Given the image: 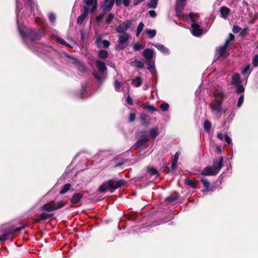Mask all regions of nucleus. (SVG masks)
Instances as JSON below:
<instances>
[{
    "instance_id": "obj_1",
    "label": "nucleus",
    "mask_w": 258,
    "mask_h": 258,
    "mask_svg": "<svg viewBox=\"0 0 258 258\" xmlns=\"http://www.w3.org/2000/svg\"><path fill=\"white\" fill-rule=\"evenodd\" d=\"M214 99L210 104L211 110L214 115H217L220 113H225L226 110L223 109L222 103L224 99L226 97L221 88H218L214 93Z\"/></svg>"
},
{
    "instance_id": "obj_2",
    "label": "nucleus",
    "mask_w": 258,
    "mask_h": 258,
    "mask_svg": "<svg viewBox=\"0 0 258 258\" xmlns=\"http://www.w3.org/2000/svg\"><path fill=\"white\" fill-rule=\"evenodd\" d=\"M17 23L19 33L23 40L25 41V39L27 38H30L31 40L33 41L39 40L44 35V32L42 30H39L37 31H34L30 30L26 27L21 28L20 25V22L18 17Z\"/></svg>"
},
{
    "instance_id": "obj_3",
    "label": "nucleus",
    "mask_w": 258,
    "mask_h": 258,
    "mask_svg": "<svg viewBox=\"0 0 258 258\" xmlns=\"http://www.w3.org/2000/svg\"><path fill=\"white\" fill-rule=\"evenodd\" d=\"M223 166V157H221L218 161H213V166L206 167L202 172V175H214L217 174Z\"/></svg>"
},
{
    "instance_id": "obj_4",
    "label": "nucleus",
    "mask_w": 258,
    "mask_h": 258,
    "mask_svg": "<svg viewBox=\"0 0 258 258\" xmlns=\"http://www.w3.org/2000/svg\"><path fill=\"white\" fill-rule=\"evenodd\" d=\"M96 66L99 73L94 72L93 75L97 80L101 82L104 79L103 75L104 73L106 72L107 68L105 63L100 60L96 61Z\"/></svg>"
},
{
    "instance_id": "obj_5",
    "label": "nucleus",
    "mask_w": 258,
    "mask_h": 258,
    "mask_svg": "<svg viewBox=\"0 0 258 258\" xmlns=\"http://www.w3.org/2000/svg\"><path fill=\"white\" fill-rule=\"evenodd\" d=\"M196 15L193 13H190L189 17L191 21L192 22L191 25V32L192 34L196 37L201 36L203 33V30L200 28V25L196 23V20L195 19Z\"/></svg>"
},
{
    "instance_id": "obj_6",
    "label": "nucleus",
    "mask_w": 258,
    "mask_h": 258,
    "mask_svg": "<svg viewBox=\"0 0 258 258\" xmlns=\"http://www.w3.org/2000/svg\"><path fill=\"white\" fill-rule=\"evenodd\" d=\"M234 39V36L233 34H230L227 39L226 40L225 43L216 49V55L219 57L225 56L226 53V48L229 46L230 42L233 40Z\"/></svg>"
},
{
    "instance_id": "obj_7",
    "label": "nucleus",
    "mask_w": 258,
    "mask_h": 258,
    "mask_svg": "<svg viewBox=\"0 0 258 258\" xmlns=\"http://www.w3.org/2000/svg\"><path fill=\"white\" fill-rule=\"evenodd\" d=\"M120 34L118 36V44L116 46V49L117 50L123 49L131 37V36L127 33Z\"/></svg>"
},
{
    "instance_id": "obj_8",
    "label": "nucleus",
    "mask_w": 258,
    "mask_h": 258,
    "mask_svg": "<svg viewBox=\"0 0 258 258\" xmlns=\"http://www.w3.org/2000/svg\"><path fill=\"white\" fill-rule=\"evenodd\" d=\"M132 23V20H127L120 23L116 28V32L118 33H126V31L131 27Z\"/></svg>"
},
{
    "instance_id": "obj_9",
    "label": "nucleus",
    "mask_w": 258,
    "mask_h": 258,
    "mask_svg": "<svg viewBox=\"0 0 258 258\" xmlns=\"http://www.w3.org/2000/svg\"><path fill=\"white\" fill-rule=\"evenodd\" d=\"M66 203L64 202H59L57 203H54L49 207H46L45 205L41 206L42 210L46 211L47 212H52L66 205Z\"/></svg>"
},
{
    "instance_id": "obj_10",
    "label": "nucleus",
    "mask_w": 258,
    "mask_h": 258,
    "mask_svg": "<svg viewBox=\"0 0 258 258\" xmlns=\"http://www.w3.org/2000/svg\"><path fill=\"white\" fill-rule=\"evenodd\" d=\"M140 134L141 135V138L139 139L134 145L135 148L137 149L142 148L143 146L146 144L149 141V139L147 138L146 131H142L140 133Z\"/></svg>"
},
{
    "instance_id": "obj_11",
    "label": "nucleus",
    "mask_w": 258,
    "mask_h": 258,
    "mask_svg": "<svg viewBox=\"0 0 258 258\" xmlns=\"http://www.w3.org/2000/svg\"><path fill=\"white\" fill-rule=\"evenodd\" d=\"M154 50L150 48L145 49L143 53V55L147 60V62H152V60L154 58Z\"/></svg>"
},
{
    "instance_id": "obj_12",
    "label": "nucleus",
    "mask_w": 258,
    "mask_h": 258,
    "mask_svg": "<svg viewBox=\"0 0 258 258\" xmlns=\"http://www.w3.org/2000/svg\"><path fill=\"white\" fill-rule=\"evenodd\" d=\"M114 184V181L113 180H110L108 181L104 182L100 187H99V191L100 192H105L107 190L110 189L111 187L113 186Z\"/></svg>"
},
{
    "instance_id": "obj_13",
    "label": "nucleus",
    "mask_w": 258,
    "mask_h": 258,
    "mask_svg": "<svg viewBox=\"0 0 258 258\" xmlns=\"http://www.w3.org/2000/svg\"><path fill=\"white\" fill-rule=\"evenodd\" d=\"M152 46H153L156 47L160 52H161L164 54H169L170 53V51L168 48L161 44L159 43H150Z\"/></svg>"
},
{
    "instance_id": "obj_14",
    "label": "nucleus",
    "mask_w": 258,
    "mask_h": 258,
    "mask_svg": "<svg viewBox=\"0 0 258 258\" xmlns=\"http://www.w3.org/2000/svg\"><path fill=\"white\" fill-rule=\"evenodd\" d=\"M185 5V2L184 1L177 0L176 2V7H175V10H176V13L177 16H179L181 13L182 11L183 10L184 7Z\"/></svg>"
},
{
    "instance_id": "obj_15",
    "label": "nucleus",
    "mask_w": 258,
    "mask_h": 258,
    "mask_svg": "<svg viewBox=\"0 0 258 258\" xmlns=\"http://www.w3.org/2000/svg\"><path fill=\"white\" fill-rule=\"evenodd\" d=\"M114 3V0H105L104 4L102 6V8L103 11L110 10L113 7Z\"/></svg>"
},
{
    "instance_id": "obj_16",
    "label": "nucleus",
    "mask_w": 258,
    "mask_h": 258,
    "mask_svg": "<svg viewBox=\"0 0 258 258\" xmlns=\"http://www.w3.org/2000/svg\"><path fill=\"white\" fill-rule=\"evenodd\" d=\"M85 3L86 5L92 7L90 10L91 13H94L96 10L97 4V0H85Z\"/></svg>"
},
{
    "instance_id": "obj_17",
    "label": "nucleus",
    "mask_w": 258,
    "mask_h": 258,
    "mask_svg": "<svg viewBox=\"0 0 258 258\" xmlns=\"http://www.w3.org/2000/svg\"><path fill=\"white\" fill-rule=\"evenodd\" d=\"M84 12L77 18V23L78 24H82L84 22L85 19L87 16L88 9L86 6H84Z\"/></svg>"
},
{
    "instance_id": "obj_18",
    "label": "nucleus",
    "mask_w": 258,
    "mask_h": 258,
    "mask_svg": "<svg viewBox=\"0 0 258 258\" xmlns=\"http://www.w3.org/2000/svg\"><path fill=\"white\" fill-rule=\"evenodd\" d=\"M83 198V195L79 192L75 193L71 199V202L74 204L79 203Z\"/></svg>"
},
{
    "instance_id": "obj_19",
    "label": "nucleus",
    "mask_w": 258,
    "mask_h": 258,
    "mask_svg": "<svg viewBox=\"0 0 258 258\" xmlns=\"http://www.w3.org/2000/svg\"><path fill=\"white\" fill-rule=\"evenodd\" d=\"M71 58L72 59V62L76 65L80 71L83 72L85 71V68L78 59L74 57H71Z\"/></svg>"
},
{
    "instance_id": "obj_20",
    "label": "nucleus",
    "mask_w": 258,
    "mask_h": 258,
    "mask_svg": "<svg viewBox=\"0 0 258 258\" xmlns=\"http://www.w3.org/2000/svg\"><path fill=\"white\" fill-rule=\"evenodd\" d=\"M230 13V9L226 7H222L220 10V13L223 18H226Z\"/></svg>"
},
{
    "instance_id": "obj_21",
    "label": "nucleus",
    "mask_w": 258,
    "mask_h": 258,
    "mask_svg": "<svg viewBox=\"0 0 258 258\" xmlns=\"http://www.w3.org/2000/svg\"><path fill=\"white\" fill-rule=\"evenodd\" d=\"M53 216V214L43 212L40 215V216L38 217H37L36 221H39L40 220H45L50 218V217H52Z\"/></svg>"
},
{
    "instance_id": "obj_22",
    "label": "nucleus",
    "mask_w": 258,
    "mask_h": 258,
    "mask_svg": "<svg viewBox=\"0 0 258 258\" xmlns=\"http://www.w3.org/2000/svg\"><path fill=\"white\" fill-rule=\"evenodd\" d=\"M232 83L235 85L241 83L240 78L239 74L235 73L232 77Z\"/></svg>"
},
{
    "instance_id": "obj_23",
    "label": "nucleus",
    "mask_w": 258,
    "mask_h": 258,
    "mask_svg": "<svg viewBox=\"0 0 258 258\" xmlns=\"http://www.w3.org/2000/svg\"><path fill=\"white\" fill-rule=\"evenodd\" d=\"M132 84L136 87H140L142 84V80L140 77H137L132 80Z\"/></svg>"
},
{
    "instance_id": "obj_24",
    "label": "nucleus",
    "mask_w": 258,
    "mask_h": 258,
    "mask_svg": "<svg viewBox=\"0 0 258 258\" xmlns=\"http://www.w3.org/2000/svg\"><path fill=\"white\" fill-rule=\"evenodd\" d=\"M179 152H177L174 156V158L172 161V164H171V168L172 169H175L176 168V164L178 161V159L179 158Z\"/></svg>"
},
{
    "instance_id": "obj_25",
    "label": "nucleus",
    "mask_w": 258,
    "mask_h": 258,
    "mask_svg": "<svg viewBox=\"0 0 258 258\" xmlns=\"http://www.w3.org/2000/svg\"><path fill=\"white\" fill-rule=\"evenodd\" d=\"M124 180H118L115 184V185L114 186V184L113 185V186L111 187V188H110V189H109V191L111 192H112L114 191V190L116 188H119L120 186H121L124 183Z\"/></svg>"
},
{
    "instance_id": "obj_26",
    "label": "nucleus",
    "mask_w": 258,
    "mask_h": 258,
    "mask_svg": "<svg viewBox=\"0 0 258 258\" xmlns=\"http://www.w3.org/2000/svg\"><path fill=\"white\" fill-rule=\"evenodd\" d=\"M145 32L149 38H153L156 34V31L154 29H146Z\"/></svg>"
},
{
    "instance_id": "obj_27",
    "label": "nucleus",
    "mask_w": 258,
    "mask_h": 258,
    "mask_svg": "<svg viewBox=\"0 0 258 258\" xmlns=\"http://www.w3.org/2000/svg\"><path fill=\"white\" fill-rule=\"evenodd\" d=\"M179 198V195L176 194L175 195H171L167 198L165 200V202L168 203H172L176 201Z\"/></svg>"
},
{
    "instance_id": "obj_28",
    "label": "nucleus",
    "mask_w": 258,
    "mask_h": 258,
    "mask_svg": "<svg viewBox=\"0 0 258 258\" xmlns=\"http://www.w3.org/2000/svg\"><path fill=\"white\" fill-rule=\"evenodd\" d=\"M98 56L100 58L105 59L108 57V52L105 50H101L98 52Z\"/></svg>"
},
{
    "instance_id": "obj_29",
    "label": "nucleus",
    "mask_w": 258,
    "mask_h": 258,
    "mask_svg": "<svg viewBox=\"0 0 258 258\" xmlns=\"http://www.w3.org/2000/svg\"><path fill=\"white\" fill-rule=\"evenodd\" d=\"M251 72L250 65L247 64L242 68V73L243 75H249Z\"/></svg>"
},
{
    "instance_id": "obj_30",
    "label": "nucleus",
    "mask_w": 258,
    "mask_h": 258,
    "mask_svg": "<svg viewBox=\"0 0 258 258\" xmlns=\"http://www.w3.org/2000/svg\"><path fill=\"white\" fill-rule=\"evenodd\" d=\"M201 181L203 184V186L206 188V191L212 190V189L210 188V183L209 182L207 179L205 178H202Z\"/></svg>"
},
{
    "instance_id": "obj_31",
    "label": "nucleus",
    "mask_w": 258,
    "mask_h": 258,
    "mask_svg": "<svg viewBox=\"0 0 258 258\" xmlns=\"http://www.w3.org/2000/svg\"><path fill=\"white\" fill-rule=\"evenodd\" d=\"M25 5H28L30 7L29 9V11L30 12H32V10L34 9L35 6L36 7L34 0H26Z\"/></svg>"
},
{
    "instance_id": "obj_32",
    "label": "nucleus",
    "mask_w": 258,
    "mask_h": 258,
    "mask_svg": "<svg viewBox=\"0 0 258 258\" xmlns=\"http://www.w3.org/2000/svg\"><path fill=\"white\" fill-rule=\"evenodd\" d=\"M144 27V24L143 22H140L137 27L136 36L138 37L143 31Z\"/></svg>"
},
{
    "instance_id": "obj_33",
    "label": "nucleus",
    "mask_w": 258,
    "mask_h": 258,
    "mask_svg": "<svg viewBox=\"0 0 258 258\" xmlns=\"http://www.w3.org/2000/svg\"><path fill=\"white\" fill-rule=\"evenodd\" d=\"M72 185L70 183H67L64 185L62 189L60 191V194H64L66 193L71 187Z\"/></svg>"
},
{
    "instance_id": "obj_34",
    "label": "nucleus",
    "mask_w": 258,
    "mask_h": 258,
    "mask_svg": "<svg viewBox=\"0 0 258 258\" xmlns=\"http://www.w3.org/2000/svg\"><path fill=\"white\" fill-rule=\"evenodd\" d=\"M158 135L157 129L156 128H152L149 131L150 137L155 139Z\"/></svg>"
},
{
    "instance_id": "obj_35",
    "label": "nucleus",
    "mask_w": 258,
    "mask_h": 258,
    "mask_svg": "<svg viewBox=\"0 0 258 258\" xmlns=\"http://www.w3.org/2000/svg\"><path fill=\"white\" fill-rule=\"evenodd\" d=\"M141 121L143 124L148 125L149 121L147 119V115L144 113L142 114L140 116Z\"/></svg>"
},
{
    "instance_id": "obj_36",
    "label": "nucleus",
    "mask_w": 258,
    "mask_h": 258,
    "mask_svg": "<svg viewBox=\"0 0 258 258\" xmlns=\"http://www.w3.org/2000/svg\"><path fill=\"white\" fill-rule=\"evenodd\" d=\"M185 182L186 184L193 187L194 188H196L197 187L196 184L192 179H186L185 180Z\"/></svg>"
},
{
    "instance_id": "obj_37",
    "label": "nucleus",
    "mask_w": 258,
    "mask_h": 258,
    "mask_svg": "<svg viewBox=\"0 0 258 258\" xmlns=\"http://www.w3.org/2000/svg\"><path fill=\"white\" fill-rule=\"evenodd\" d=\"M56 40L58 42L60 43L61 44H62L63 45H65L66 46H68V47H71V48H72V47L69 43H68L67 42H66L64 41V40H63V39L61 38L60 37L56 36Z\"/></svg>"
},
{
    "instance_id": "obj_38",
    "label": "nucleus",
    "mask_w": 258,
    "mask_h": 258,
    "mask_svg": "<svg viewBox=\"0 0 258 258\" xmlns=\"http://www.w3.org/2000/svg\"><path fill=\"white\" fill-rule=\"evenodd\" d=\"M147 63L148 66V69L151 73H154L155 71L154 67V60H153V62H147Z\"/></svg>"
},
{
    "instance_id": "obj_39",
    "label": "nucleus",
    "mask_w": 258,
    "mask_h": 258,
    "mask_svg": "<svg viewBox=\"0 0 258 258\" xmlns=\"http://www.w3.org/2000/svg\"><path fill=\"white\" fill-rule=\"evenodd\" d=\"M144 48V46L141 44L136 42L133 44V49L135 51H139Z\"/></svg>"
},
{
    "instance_id": "obj_40",
    "label": "nucleus",
    "mask_w": 258,
    "mask_h": 258,
    "mask_svg": "<svg viewBox=\"0 0 258 258\" xmlns=\"http://www.w3.org/2000/svg\"><path fill=\"white\" fill-rule=\"evenodd\" d=\"M211 127V123L208 120H205L204 123V128L206 132H209Z\"/></svg>"
},
{
    "instance_id": "obj_41",
    "label": "nucleus",
    "mask_w": 258,
    "mask_h": 258,
    "mask_svg": "<svg viewBox=\"0 0 258 258\" xmlns=\"http://www.w3.org/2000/svg\"><path fill=\"white\" fill-rule=\"evenodd\" d=\"M234 86L236 87V91L237 93H241L244 91V88L243 86L241 85V83Z\"/></svg>"
},
{
    "instance_id": "obj_42",
    "label": "nucleus",
    "mask_w": 258,
    "mask_h": 258,
    "mask_svg": "<svg viewBox=\"0 0 258 258\" xmlns=\"http://www.w3.org/2000/svg\"><path fill=\"white\" fill-rule=\"evenodd\" d=\"M148 171L151 175H158V172L156 169L154 167H150L148 168Z\"/></svg>"
},
{
    "instance_id": "obj_43",
    "label": "nucleus",
    "mask_w": 258,
    "mask_h": 258,
    "mask_svg": "<svg viewBox=\"0 0 258 258\" xmlns=\"http://www.w3.org/2000/svg\"><path fill=\"white\" fill-rule=\"evenodd\" d=\"M157 6V0H151L150 3L148 5L149 8L155 9Z\"/></svg>"
},
{
    "instance_id": "obj_44",
    "label": "nucleus",
    "mask_w": 258,
    "mask_h": 258,
    "mask_svg": "<svg viewBox=\"0 0 258 258\" xmlns=\"http://www.w3.org/2000/svg\"><path fill=\"white\" fill-rule=\"evenodd\" d=\"M135 66H136V67L138 68H143L144 67V63L141 61H140V60H135L133 62Z\"/></svg>"
},
{
    "instance_id": "obj_45",
    "label": "nucleus",
    "mask_w": 258,
    "mask_h": 258,
    "mask_svg": "<svg viewBox=\"0 0 258 258\" xmlns=\"http://www.w3.org/2000/svg\"><path fill=\"white\" fill-rule=\"evenodd\" d=\"M144 107L149 111H158V109L154 107L153 106H152V105L144 104Z\"/></svg>"
},
{
    "instance_id": "obj_46",
    "label": "nucleus",
    "mask_w": 258,
    "mask_h": 258,
    "mask_svg": "<svg viewBox=\"0 0 258 258\" xmlns=\"http://www.w3.org/2000/svg\"><path fill=\"white\" fill-rule=\"evenodd\" d=\"M169 106L167 103L164 102L160 105V108L163 111H165L168 110Z\"/></svg>"
},
{
    "instance_id": "obj_47",
    "label": "nucleus",
    "mask_w": 258,
    "mask_h": 258,
    "mask_svg": "<svg viewBox=\"0 0 258 258\" xmlns=\"http://www.w3.org/2000/svg\"><path fill=\"white\" fill-rule=\"evenodd\" d=\"M114 16L112 14H111V13L109 14L107 16V18H106V23L107 24L110 23L114 19Z\"/></svg>"
},
{
    "instance_id": "obj_48",
    "label": "nucleus",
    "mask_w": 258,
    "mask_h": 258,
    "mask_svg": "<svg viewBox=\"0 0 258 258\" xmlns=\"http://www.w3.org/2000/svg\"><path fill=\"white\" fill-rule=\"evenodd\" d=\"M243 100H244V95H241L238 98V103H237V107L238 108H239L240 107H241V106L243 104Z\"/></svg>"
},
{
    "instance_id": "obj_49",
    "label": "nucleus",
    "mask_w": 258,
    "mask_h": 258,
    "mask_svg": "<svg viewBox=\"0 0 258 258\" xmlns=\"http://www.w3.org/2000/svg\"><path fill=\"white\" fill-rule=\"evenodd\" d=\"M252 64L254 67L258 66V55H255L253 58Z\"/></svg>"
},
{
    "instance_id": "obj_50",
    "label": "nucleus",
    "mask_w": 258,
    "mask_h": 258,
    "mask_svg": "<svg viewBox=\"0 0 258 258\" xmlns=\"http://www.w3.org/2000/svg\"><path fill=\"white\" fill-rule=\"evenodd\" d=\"M103 40H102L101 37L99 36L97 37L96 41H95V44L98 47H100L101 45V43H102V41Z\"/></svg>"
},
{
    "instance_id": "obj_51",
    "label": "nucleus",
    "mask_w": 258,
    "mask_h": 258,
    "mask_svg": "<svg viewBox=\"0 0 258 258\" xmlns=\"http://www.w3.org/2000/svg\"><path fill=\"white\" fill-rule=\"evenodd\" d=\"M48 17H49V21L51 22L54 23L55 22V15L54 14H53V13H49V15H48Z\"/></svg>"
},
{
    "instance_id": "obj_52",
    "label": "nucleus",
    "mask_w": 258,
    "mask_h": 258,
    "mask_svg": "<svg viewBox=\"0 0 258 258\" xmlns=\"http://www.w3.org/2000/svg\"><path fill=\"white\" fill-rule=\"evenodd\" d=\"M241 30V28L240 27H239L238 26L234 25L233 27L232 31L234 33H237L239 32Z\"/></svg>"
},
{
    "instance_id": "obj_53",
    "label": "nucleus",
    "mask_w": 258,
    "mask_h": 258,
    "mask_svg": "<svg viewBox=\"0 0 258 258\" xmlns=\"http://www.w3.org/2000/svg\"><path fill=\"white\" fill-rule=\"evenodd\" d=\"M225 140L226 142L228 144H230L232 143L231 139V138L228 135H225Z\"/></svg>"
},
{
    "instance_id": "obj_54",
    "label": "nucleus",
    "mask_w": 258,
    "mask_h": 258,
    "mask_svg": "<svg viewBox=\"0 0 258 258\" xmlns=\"http://www.w3.org/2000/svg\"><path fill=\"white\" fill-rule=\"evenodd\" d=\"M114 87H115V89L116 91H118L121 87L120 83L119 82H118L116 80H115V81L114 82Z\"/></svg>"
},
{
    "instance_id": "obj_55",
    "label": "nucleus",
    "mask_w": 258,
    "mask_h": 258,
    "mask_svg": "<svg viewBox=\"0 0 258 258\" xmlns=\"http://www.w3.org/2000/svg\"><path fill=\"white\" fill-rule=\"evenodd\" d=\"M102 44H103V47L104 48H107L109 47V45H110V43L107 40H103L102 41Z\"/></svg>"
},
{
    "instance_id": "obj_56",
    "label": "nucleus",
    "mask_w": 258,
    "mask_h": 258,
    "mask_svg": "<svg viewBox=\"0 0 258 258\" xmlns=\"http://www.w3.org/2000/svg\"><path fill=\"white\" fill-rule=\"evenodd\" d=\"M135 119V114L134 113H131L129 115L128 121L129 122L133 121Z\"/></svg>"
},
{
    "instance_id": "obj_57",
    "label": "nucleus",
    "mask_w": 258,
    "mask_h": 258,
    "mask_svg": "<svg viewBox=\"0 0 258 258\" xmlns=\"http://www.w3.org/2000/svg\"><path fill=\"white\" fill-rule=\"evenodd\" d=\"M20 11L19 9V0H16V12L17 14V17L18 16V13Z\"/></svg>"
},
{
    "instance_id": "obj_58",
    "label": "nucleus",
    "mask_w": 258,
    "mask_h": 258,
    "mask_svg": "<svg viewBox=\"0 0 258 258\" xmlns=\"http://www.w3.org/2000/svg\"><path fill=\"white\" fill-rule=\"evenodd\" d=\"M7 240V234H4L0 235V241H6Z\"/></svg>"
},
{
    "instance_id": "obj_59",
    "label": "nucleus",
    "mask_w": 258,
    "mask_h": 258,
    "mask_svg": "<svg viewBox=\"0 0 258 258\" xmlns=\"http://www.w3.org/2000/svg\"><path fill=\"white\" fill-rule=\"evenodd\" d=\"M149 15L151 17L154 18L156 16V13L155 11L153 10L150 11L149 12Z\"/></svg>"
},
{
    "instance_id": "obj_60",
    "label": "nucleus",
    "mask_w": 258,
    "mask_h": 258,
    "mask_svg": "<svg viewBox=\"0 0 258 258\" xmlns=\"http://www.w3.org/2000/svg\"><path fill=\"white\" fill-rule=\"evenodd\" d=\"M126 101L130 105H132L133 104V100L130 96L127 97Z\"/></svg>"
},
{
    "instance_id": "obj_61",
    "label": "nucleus",
    "mask_w": 258,
    "mask_h": 258,
    "mask_svg": "<svg viewBox=\"0 0 258 258\" xmlns=\"http://www.w3.org/2000/svg\"><path fill=\"white\" fill-rule=\"evenodd\" d=\"M122 3L124 6L128 7L130 5V0H122Z\"/></svg>"
},
{
    "instance_id": "obj_62",
    "label": "nucleus",
    "mask_w": 258,
    "mask_h": 258,
    "mask_svg": "<svg viewBox=\"0 0 258 258\" xmlns=\"http://www.w3.org/2000/svg\"><path fill=\"white\" fill-rule=\"evenodd\" d=\"M224 135L221 133H219L217 134V138L221 140H222L223 139Z\"/></svg>"
},
{
    "instance_id": "obj_63",
    "label": "nucleus",
    "mask_w": 258,
    "mask_h": 258,
    "mask_svg": "<svg viewBox=\"0 0 258 258\" xmlns=\"http://www.w3.org/2000/svg\"><path fill=\"white\" fill-rule=\"evenodd\" d=\"M145 1V0H134V5L135 6H137L139 3H140L142 2H144Z\"/></svg>"
},
{
    "instance_id": "obj_64",
    "label": "nucleus",
    "mask_w": 258,
    "mask_h": 258,
    "mask_svg": "<svg viewBox=\"0 0 258 258\" xmlns=\"http://www.w3.org/2000/svg\"><path fill=\"white\" fill-rule=\"evenodd\" d=\"M116 5L117 6H119L121 4L120 0H115Z\"/></svg>"
}]
</instances>
